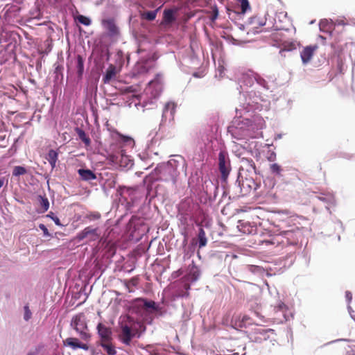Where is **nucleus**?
<instances>
[{"label": "nucleus", "mask_w": 355, "mask_h": 355, "mask_svg": "<svg viewBox=\"0 0 355 355\" xmlns=\"http://www.w3.org/2000/svg\"><path fill=\"white\" fill-rule=\"evenodd\" d=\"M175 290L171 293L168 300L164 297L159 302L148 300L147 298L138 297L132 301L130 309L145 323L151 324L154 318L164 317L171 315V307L177 309L181 306L182 319L184 322L190 320L191 314V305L187 300L189 295L190 285L186 282L177 281L173 284Z\"/></svg>", "instance_id": "1"}, {"label": "nucleus", "mask_w": 355, "mask_h": 355, "mask_svg": "<svg viewBox=\"0 0 355 355\" xmlns=\"http://www.w3.org/2000/svg\"><path fill=\"white\" fill-rule=\"evenodd\" d=\"M242 92H246L245 102L236 109V116L227 128V132L237 140L245 139L248 137H255L256 132L263 128V119L252 112L259 110L260 101H263L260 95H257L254 91L245 92L241 85ZM241 93V92H240Z\"/></svg>", "instance_id": "2"}, {"label": "nucleus", "mask_w": 355, "mask_h": 355, "mask_svg": "<svg viewBox=\"0 0 355 355\" xmlns=\"http://www.w3.org/2000/svg\"><path fill=\"white\" fill-rule=\"evenodd\" d=\"M180 159L181 162L171 159L167 162L159 164L155 168L156 177L148 175L144 178L143 182L146 187V198L149 201L159 194L157 180L171 182L173 185L176 184L180 175L179 168L183 169L185 166V161L182 157Z\"/></svg>", "instance_id": "3"}, {"label": "nucleus", "mask_w": 355, "mask_h": 355, "mask_svg": "<svg viewBox=\"0 0 355 355\" xmlns=\"http://www.w3.org/2000/svg\"><path fill=\"white\" fill-rule=\"evenodd\" d=\"M119 340L126 345H129L132 340L135 337L137 331L145 327L141 321L135 320L132 316L128 315L125 319L119 322Z\"/></svg>", "instance_id": "4"}, {"label": "nucleus", "mask_w": 355, "mask_h": 355, "mask_svg": "<svg viewBox=\"0 0 355 355\" xmlns=\"http://www.w3.org/2000/svg\"><path fill=\"white\" fill-rule=\"evenodd\" d=\"M275 234V236L270 240V243L283 248L297 246L299 243V240L302 236V230L298 227L286 230H277Z\"/></svg>", "instance_id": "5"}, {"label": "nucleus", "mask_w": 355, "mask_h": 355, "mask_svg": "<svg viewBox=\"0 0 355 355\" xmlns=\"http://www.w3.org/2000/svg\"><path fill=\"white\" fill-rule=\"evenodd\" d=\"M162 92V76L157 74L151 80L145 89L146 98L142 99L138 105L148 110L152 109L155 105L156 100L159 98ZM137 106V105H136Z\"/></svg>", "instance_id": "6"}, {"label": "nucleus", "mask_w": 355, "mask_h": 355, "mask_svg": "<svg viewBox=\"0 0 355 355\" xmlns=\"http://www.w3.org/2000/svg\"><path fill=\"white\" fill-rule=\"evenodd\" d=\"M178 212L189 216V220L195 224L198 222H205V220L209 218V215L198 203L189 201H182L178 205Z\"/></svg>", "instance_id": "7"}, {"label": "nucleus", "mask_w": 355, "mask_h": 355, "mask_svg": "<svg viewBox=\"0 0 355 355\" xmlns=\"http://www.w3.org/2000/svg\"><path fill=\"white\" fill-rule=\"evenodd\" d=\"M76 239L80 242L84 239L87 240V242H96V247L98 249L106 248L109 245V243L106 239H103L101 237V234L98 227H94L92 226H87L83 230L77 233Z\"/></svg>", "instance_id": "8"}, {"label": "nucleus", "mask_w": 355, "mask_h": 355, "mask_svg": "<svg viewBox=\"0 0 355 355\" xmlns=\"http://www.w3.org/2000/svg\"><path fill=\"white\" fill-rule=\"evenodd\" d=\"M108 163L116 169L128 171L134 165L133 159L126 155L125 150L120 149L110 153L107 157Z\"/></svg>", "instance_id": "9"}, {"label": "nucleus", "mask_w": 355, "mask_h": 355, "mask_svg": "<svg viewBox=\"0 0 355 355\" xmlns=\"http://www.w3.org/2000/svg\"><path fill=\"white\" fill-rule=\"evenodd\" d=\"M214 139L215 135L213 127L209 125H206L202 126L196 132L193 142L200 151H203L211 146Z\"/></svg>", "instance_id": "10"}, {"label": "nucleus", "mask_w": 355, "mask_h": 355, "mask_svg": "<svg viewBox=\"0 0 355 355\" xmlns=\"http://www.w3.org/2000/svg\"><path fill=\"white\" fill-rule=\"evenodd\" d=\"M71 327L76 331L83 340L87 341L91 338L87 327L86 317L83 313H79L73 316L71 320Z\"/></svg>", "instance_id": "11"}, {"label": "nucleus", "mask_w": 355, "mask_h": 355, "mask_svg": "<svg viewBox=\"0 0 355 355\" xmlns=\"http://www.w3.org/2000/svg\"><path fill=\"white\" fill-rule=\"evenodd\" d=\"M116 193L121 198H124L127 211H133L134 207L138 202L137 190L130 187L119 185L116 188Z\"/></svg>", "instance_id": "12"}, {"label": "nucleus", "mask_w": 355, "mask_h": 355, "mask_svg": "<svg viewBox=\"0 0 355 355\" xmlns=\"http://www.w3.org/2000/svg\"><path fill=\"white\" fill-rule=\"evenodd\" d=\"M157 59L158 56L155 53H148L141 57L133 68V74L135 76L147 73L153 67Z\"/></svg>", "instance_id": "13"}, {"label": "nucleus", "mask_w": 355, "mask_h": 355, "mask_svg": "<svg viewBox=\"0 0 355 355\" xmlns=\"http://www.w3.org/2000/svg\"><path fill=\"white\" fill-rule=\"evenodd\" d=\"M218 165L220 173L221 182L223 184H227L232 168L229 155L226 150H220L218 157Z\"/></svg>", "instance_id": "14"}, {"label": "nucleus", "mask_w": 355, "mask_h": 355, "mask_svg": "<svg viewBox=\"0 0 355 355\" xmlns=\"http://www.w3.org/2000/svg\"><path fill=\"white\" fill-rule=\"evenodd\" d=\"M211 225V219L209 218L205 220V222L196 223V227L198 228V232L195 236L192 237L191 241L198 246V249L205 248L208 243V239L206 236L205 227L208 228Z\"/></svg>", "instance_id": "15"}, {"label": "nucleus", "mask_w": 355, "mask_h": 355, "mask_svg": "<svg viewBox=\"0 0 355 355\" xmlns=\"http://www.w3.org/2000/svg\"><path fill=\"white\" fill-rule=\"evenodd\" d=\"M270 334H275V330L257 325L250 334V339L252 342L261 343L270 338Z\"/></svg>", "instance_id": "16"}, {"label": "nucleus", "mask_w": 355, "mask_h": 355, "mask_svg": "<svg viewBox=\"0 0 355 355\" xmlns=\"http://www.w3.org/2000/svg\"><path fill=\"white\" fill-rule=\"evenodd\" d=\"M101 176V184L103 191L106 194V196L109 195V191L112 189H115L116 187L118 181H117V175L114 173H105V177H103L101 173L98 174Z\"/></svg>", "instance_id": "17"}, {"label": "nucleus", "mask_w": 355, "mask_h": 355, "mask_svg": "<svg viewBox=\"0 0 355 355\" xmlns=\"http://www.w3.org/2000/svg\"><path fill=\"white\" fill-rule=\"evenodd\" d=\"M241 185L244 195H248L251 191H257L261 187V181L253 175H246L245 178L241 177Z\"/></svg>", "instance_id": "18"}, {"label": "nucleus", "mask_w": 355, "mask_h": 355, "mask_svg": "<svg viewBox=\"0 0 355 355\" xmlns=\"http://www.w3.org/2000/svg\"><path fill=\"white\" fill-rule=\"evenodd\" d=\"M243 173L248 175H257L258 172L254 162L251 158L243 157L241 159V166L238 175L242 177Z\"/></svg>", "instance_id": "19"}, {"label": "nucleus", "mask_w": 355, "mask_h": 355, "mask_svg": "<svg viewBox=\"0 0 355 355\" xmlns=\"http://www.w3.org/2000/svg\"><path fill=\"white\" fill-rule=\"evenodd\" d=\"M229 194L230 200H236L240 198L241 196H244V191H243L241 177L237 175V179L234 184L230 187V189L227 191L225 189L223 193V196H227Z\"/></svg>", "instance_id": "20"}, {"label": "nucleus", "mask_w": 355, "mask_h": 355, "mask_svg": "<svg viewBox=\"0 0 355 355\" xmlns=\"http://www.w3.org/2000/svg\"><path fill=\"white\" fill-rule=\"evenodd\" d=\"M101 24L107 36L114 37L119 34V28L113 18L103 19Z\"/></svg>", "instance_id": "21"}, {"label": "nucleus", "mask_w": 355, "mask_h": 355, "mask_svg": "<svg viewBox=\"0 0 355 355\" xmlns=\"http://www.w3.org/2000/svg\"><path fill=\"white\" fill-rule=\"evenodd\" d=\"M96 331L100 338L98 342L112 340V331L110 327L106 326L103 322H98L96 325Z\"/></svg>", "instance_id": "22"}, {"label": "nucleus", "mask_w": 355, "mask_h": 355, "mask_svg": "<svg viewBox=\"0 0 355 355\" xmlns=\"http://www.w3.org/2000/svg\"><path fill=\"white\" fill-rule=\"evenodd\" d=\"M63 345L64 347H69L73 351L79 349L87 351L89 348L87 344L82 343L78 338L75 337L66 338L63 340Z\"/></svg>", "instance_id": "23"}, {"label": "nucleus", "mask_w": 355, "mask_h": 355, "mask_svg": "<svg viewBox=\"0 0 355 355\" xmlns=\"http://www.w3.org/2000/svg\"><path fill=\"white\" fill-rule=\"evenodd\" d=\"M176 104L174 102H168L165 104L162 115V121L160 125L164 122L173 120L174 114L176 110Z\"/></svg>", "instance_id": "24"}, {"label": "nucleus", "mask_w": 355, "mask_h": 355, "mask_svg": "<svg viewBox=\"0 0 355 355\" xmlns=\"http://www.w3.org/2000/svg\"><path fill=\"white\" fill-rule=\"evenodd\" d=\"M247 270L250 272L257 275H263L266 274V276L270 277L275 275V272H273V270L268 266H260L257 265H247Z\"/></svg>", "instance_id": "25"}, {"label": "nucleus", "mask_w": 355, "mask_h": 355, "mask_svg": "<svg viewBox=\"0 0 355 355\" xmlns=\"http://www.w3.org/2000/svg\"><path fill=\"white\" fill-rule=\"evenodd\" d=\"M315 198L324 204L326 209L331 214L329 207L336 205V202L334 195L330 192L320 193L319 195H316Z\"/></svg>", "instance_id": "26"}, {"label": "nucleus", "mask_w": 355, "mask_h": 355, "mask_svg": "<svg viewBox=\"0 0 355 355\" xmlns=\"http://www.w3.org/2000/svg\"><path fill=\"white\" fill-rule=\"evenodd\" d=\"M201 270L200 268L196 265L193 261L188 266V271L186 275L189 282L193 283L198 281L200 277Z\"/></svg>", "instance_id": "27"}, {"label": "nucleus", "mask_w": 355, "mask_h": 355, "mask_svg": "<svg viewBox=\"0 0 355 355\" xmlns=\"http://www.w3.org/2000/svg\"><path fill=\"white\" fill-rule=\"evenodd\" d=\"M178 217L182 226V231L192 232L195 230L196 224L193 221L189 220V216L178 212Z\"/></svg>", "instance_id": "28"}, {"label": "nucleus", "mask_w": 355, "mask_h": 355, "mask_svg": "<svg viewBox=\"0 0 355 355\" xmlns=\"http://www.w3.org/2000/svg\"><path fill=\"white\" fill-rule=\"evenodd\" d=\"M176 17V9L175 8H166L163 12V17L162 23L164 25L169 26L175 22Z\"/></svg>", "instance_id": "29"}, {"label": "nucleus", "mask_w": 355, "mask_h": 355, "mask_svg": "<svg viewBox=\"0 0 355 355\" xmlns=\"http://www.w3.org/2000/svg\"><path fill=\"white\" fill-rule=\"evenodd\" d=\"M76 78L78 81H80L83 78L84 71H85V59L83 57L78 54L76 56Z\"/></svg>", "instance_id": "30"}, {"label": "nucleus", "mask_w": 355, "mask_h": 355, "mask_svg": "<svg viewBox=\"0 0 355 355\" xmlns=\"http://www.w3.org/2000/svg\"><path fill=\"white\" fill-rule=\"evenodd\" d=\"M317 49V46L309 45L303 49L300 52V57L304 64H307L313 55L314 51Z\"/></svg>", "instance_id": "31"}, {"label": "nucleus", "mask_w": 355, "mask_h": 355, "mask_svg": "<svg viewBox=\"0 0 355 355\" xmlns=\"http://www.w3.org/2000/svg\"><path fill=\"white\" fill-rule=\"evenodd\" d=\"M77 172L83 181H90L98 179L97 174L87 168H80L78 169Z\"/></svg>", "instance_id": "32"}, {"label": "nucleus", "mask_w": 355, "mask_h": 355, "mask_svg": "<svg viewBox=\"0 0 355 355\" xmlns=\"http://www.w3.org/2000/svg\"><path fill=\"white\" fill-rule=\"evenodd\" d=\"M19 37V35L15 31L6 32L4 34H0V42H8V45L17 42V38Z\"/></svg>", "instance_id": "33"}, {"label": "nucleus", "mask_w": 355, "mask_h": 355, "mask_svg": "<svg viewBox=\"0 0 355 355\" xmlns=\"http://www.w3.org/2000/svg\"><path fill=\"white\" fill-rule=\"evenodd\" d=\"M98 345L101 347L106 355H116V350L112 341L98 342Z\"/></svg>", "instance_id": "34"}, {"label": "nucleus", "mask_w": 355, "mask_h": 355, "mask_svg": "<svg viewBox=\"0 0 355 355\" xmlns=\"http://www.w3.org/2000/svg\"><path fill=\"white\" fill-rule=\"evenodd\" d=\"M130 60V56L128 54H125L123 51L119 50L117 51L115 55V63L117 67L121 68L125 62L128 64Z\"/></svg>", "instance_id": "35"}, {"label": "nucleus", "mask_w": 355, "mask_h": 355, "mask_svg": "<svg viewBox=\"0 0 355 355\" xmlns=\"http://www.w3.org/2000/svg\"><path fill=\"white\" fill-rule=\"evenodd\" d=\"M299 46V44L297 42H284L282 44L279 51V54L282 56L285 57L286 52H290L293 50H296L297 46Z\"/></svg>", "instance_id": "36"}, {"label": "nucleus", "mask_w": 355, "mask_h": 355, "mask_svg": "<svg viewBox=\"0 0 355 355\" xmlns=\"http://www.w3.org/2000/svg\"><path fill=\"white\" fill-rule=\"evenodd\" d=\"M116 74V67L113 64H110L106 69L103 76V82L104 84L109 83L112 79H114Z\"/></svg>", "instance_id": "37"}, {"label": "nucleus", "mask_w": 355, "mask_h": 355, "mask_svg": "<svg viewBox=\"0 0 355 355\" xmlns=\"http://www.w3.org/2000/svg\"><path fill=\"white\" fill-rule=\"evenodd\" d=\"M161 9V7H158L157 8L153 10H143L140 11V17L141 19L146 20L148 21H152L155 19L157 12Z\"/></svg>", "instance_id": "38"}, {"label": "nucleus", "mask_w": 355, "mask_h": 355, "mask_svg": "<svg viewBox=\"0 0 355 355\" xmlns=\"http://www.w3.org/2000/svg\"><path fill=\"white\" fill-rule=\"evenodd\" d=\"M110 53L107 47L101 48L97 55L96 62L98 64L101 62H107L110 60Z\"/></svg>", "instance_id": "39"}, {"label": "nucleus", "mask_w": 355, "mask_h": 355, "mask_svg": "<svg viewBox=\"0 0 355 355\" xmlns=\"http://www.w3.org/2000/svg\"><path fill=\"white\" fill-rule=\"evenodd\" d=\"M333 19H322L320 21L319 28L321 32L331 33L334 29Z\"/></svg>", "instance_id": "40"}, {"label": "nucleus", "mask_w": 355, "mask_h": 355, "mask_svg": "<svg viewBox=\"0 0 355 355\" xmlns=\"http://www.w3.org/2000/svg\"><path fill=\"white\" fill-rule=\"evenodd\" d=\"M75 132H76L79 139L81 140L85 146H89L91 144V139L83 129L79 127H76Z\"/></svg>", "instance_id": "41"}, {"label": "nucleus", "mask_w": 355, "mask_h": 355, "mask_svg": "<svg viewBox=\"0 0 355 355\" xmlns=\"http://www.w3.org/2000/svg\"><path fill=\"white\" fill-rule=\"evenodd\" d=\"M38 202L40 206L41 207V210H37V212L40 214H43L46 212L49 208V201L46 196L39 195L37 196Z\"/></svg>", "instance_id": "42"}, {"label": "nucleus", "mask_w": 355, "mask_h": 355, "mask_svg": "<svg viewBox=\"0 0 355 355\" xmlns=\"http://www.w3.org/2000/svg\"><path fill=\"white\" fill-rule=\"evenodd\" d=\"M227 12L229 17V19L232 20L234 24L235 21L241 19L245 14H241V11L239 10H233V9H227Z\"/></svg>", "instance_id": "43"}, {"label": "nucleus", "mask_w": 355, "mask_h": 355, "mask_svg": "<svg viewBox=\"0 0 355 355\" xmlns=\"http://www.w3.org/2000/svg\"><path fill=\"white\" fill-rule=\"evenodd\" d=\"M198 249V246L195 245L191 240L188 245V246L184 247V249L183 250L184 255V257H187L188 258L191 257L192 255H193L196 250Z\"/></svg>", "instance_id": "44"}, {"label": "nucleus", "mask_w": 355, "mask_h": 355, "mask_svg": "<svg viewBox=\"0 0 355 355\" xmlns=\"http://www.w3.org/2000/svg\"><path fill=\"white\" fill-rule=\"evenodd\" d=\"M55 69H54V79L55 81H58L60 80H62L64 77L63 71H64V67L62 64H59L55 63L54 64Z\"/></svg>", "instance_id": "45"}, {"label": "nucleus", "mask_w": 355, "mask_h": 355, "mask_svg": "<svg viewBox=\"0 0 355 355\" xmlns=\"http://www.w3.org/2000/svg\"><path fill=\"white\" fill-rule=\"evenodd\" d=\"M157 134V132L155 130H152L148 135V140H147V148L150 149L155 144H157L158 140L156 139V135Z\"/></svg>", "instance_id": "46"}, {"label": "nucleus", "mask_w": 355, "mask_h": 355, "mask_svg": "<svg viewBox=\"0 0 355 355\" xmlns=\"http://www.w3.org/2000/svg\"><path fill=\"white\" fill-rule=\"evenodd\" d=\"M254 80L256 81L257 84L259 85L260 87H261L265 90L270 89V86L268 83V82L262 78L261 76H259L257 73H255L254 76Z\"/></svg>", "instance_id": "47"}, {"label": "nucleus", "mask_w": 355, "mask_h": 355, "mask_svg": "<svg viewBox=\"0 0 355 355\" xmlns=\"http://www.w3.org/2000/svg\"><path fill=\"white\" fill-rule=\"evenodd\" d=\"M270 171L271 173L275 175V176H282V172L283 171V169L282 166L277 163H273L270 165Z\"/></svg>", "instance_id": "48"}, {"label": "nucleus", "mask_w": 355, "mask_h": 355, "mask_svg": "<svg viewBox=\"0 0 355 355\" xmlns=\"http://www.w3.org/2000/svg\"><path fill=\"white\" fill-rule=\"evenodd\" d=\"M239 3L241 14H245L248 10H250V4L248 0H236Z\"/></svg>", "instance_id": "49"}, {"label": "nucleus", "mask_w": 355, "mask_h": 355, "mask_svg": "<svg viewBox=\"0 0 355 355\" xmlns=\"http://www.w3.org/2000/svg\"><path fill=\"white\" fill-rule=\"evenodd\" d=\"M80 24L84 25V26H88L89 25H91L92 24V19H90V17H87V16H85V15H78L77 17H76V19Z\"/></svg>", "instance_id": "50"}, {"label": "nucleus", "mask_w": 355, "mask_h": 355, "mask_svg": "<svg viewBox=\"0 0 355 355\" xmlns=\"http://www.w3.org/2000/svg\"><path fill=\"white\" fill-rule=\"evenodd\" d=\"M27 173L26 168L23 166H15L12 170V175L13 176H20L26 174Z\"/></svg>", "instance_id": "51"}, {"label": "nucleus", "mask_w": 355, "mask_h": 355, "mask_svg": "<svg viewBox=\"0 0 355 355\" xmlns=\"http://www.w3.org/2000/svg\"><path fill=\"white\" fill-rule=\"evenodd\" d=\"M46 159L48 162L53 160H58V152L57 150L50 149L47 153Z\"/></svg>", "instance_id": "52"}, {"label": "nucleus", "mask_w": 355, "mask_h": 355, "mask_svg": "<svg viewBox=\"0 0 355 355\" xmlns=\"http://www.w3.org/2000/svg\"><path fill=\"white\" fill-rule=\"evenodd\" d=\"M24 316H23V318L24 320L26 321V322H28L30 320V319L32 317V312L29 308V304H26L24 306Z\"/></svg>", "instance_id": "53"}, {"label": "nucleus", "mask_w": 355, "mask_h": 355, "mask_svg": "<svg viewBox=\"0 0 355 355\" xmlns=\"http://www.w3.org/2000/svg\"><path fill=\"white\" fill-rule=\"evenodd\" d=\"M121 141L128 146H130V147H133L135 145L134 139L130 136L122 135L121 137Z\"/></svg>", "instance_id": "54"}, {"label": "nucleus", "mask_w": 355, "mask_h": 355, "mask_svg": "<svg viewBox=\"0 0 355 355\" xmlns=\"http://www.w3.org/2000/svg\"><path fill=\"white\" fill-rule=\"evenodd\" d=\"M46 217L51 218L57 226L62 227L63 225L61 223L60 218L56 216V214L52 211H50Z\"/></svg>", "instance_id": "55"}, {"label": "nucleus", "mask_w": 355, "mask_h": 355, "mask_svg": "<svg viewBox=\"0 0 355 355\" xmlns=\"http://www.w3.org/2000/svg\"><path fill=\"white\" fill-rule=\"evenodd\" d=\"M141 349L146 351L148 355H153V353L157 349V347L153 345H146L142 347Z\"/></svg>", "instance_id": "56"}, {"label": "nucleus", "mask_w": 355, "mask_h": 355, "mask_svg": "<svg viewBox=\"0 0 355 355\" xmlns=\"http://www.w3.org/2000/svg\"><path fill=\"white\" fill-rule=\"evenodd\" d=\"M191 234V232L182 231V234L184 236V239L182 241V248H183V250L184 249V247L188 246V245L189 243H188V239H189V235Z\"/></svg>", "instance_id": "57"}, {"label": "nucleus", "mask_w": 355, "mask_h": 355, "mask_svg": "<svg viewBox=\"0 0 355 355\" xmlns=\"http://www.w3.org/2000/svg\"><path fill=\"white\" fill-rule=\"evenodd\" d=\"M333 24H334V28L336 26H346L347 24H349L348 22H347L346 19H336L335 20H333Z\"/></svg>", "instance_id": "58"}, {"label": "nucleus", "mask_w": 355, "mask_h": 355, "mask_svg": "<svg viewBox=\"0 0 355 355\" xmlns=\"http://www.w3.org/2000/svg\"><path fill=\"white\" fill-rule=\"evenodd\" d=\"M98 78H99V77L92 80L90 83L89 89H91L92 92H94L95 93V94H96V92H97V83L98 81Z\"/></svg>", "instance_id": "59"}, {"label": "nucleus", "mask_w": 355, "mask_h": 355, "mask_svg": "<svg viewBox=\"0 0 355 355\" xmlns=\"http://www.w3.org/2000/svg\"><path fill=\"white\" fill-rule=\"evenodd\" d=\"M254 77L244 76L243 77V83L247 87H251L254 83Z\"/></svg>", "instance_id": "60"}, {"label": "nucleus", "mask_w": 355, "mask_h": 355, "mask_svg": "<svg viewBox=\"0 0 355 355\" xmlns=\"http://www.w3.org/2000/svg\"><path fill=\"white\" fill-rule=\"evenodd\" d=\"M266 24V18L264 17L263 18L257 17V20L255 21V24L257 25L255 27L263 26Z\"/></svg>", "instance_id": "61"}, {"label": "nucleus", "mask_w": 355, "mask_h": 355, "mask_svg": "<svg viewBox=\"0 0 355 355\" xmlns=\"http://www.w3.org/2000/svg\"><path fill=\"white\" fill-rule=\"evenodd\" d=\"M39 228L43 232V234L44 236L51 237V234L49 233L46 226L42 223L39 225Z\"/></svg>", "instance_id": "62"}, {"label": "nucleus", "mask_w": 355, "mask_h": 355, "mask_svg": "<svg viewBox=\"0 0 355 355\" xmlns=\"http://www.w3.org/2000/svg\"><path fill=\"white\" fill-rule=\"evenodd\" d=\"M52 47L51 44H48L45 50H40L39 53L42 56L47 55L51 51Z\"/></svg>", "instance_id": "63"}, {"label": "nucleus", "mask_w": 355, "mask_h": 355, "mask_svg": "<svg viewBox=\"0 0 355 355\" xmlns=\"http://www.w3.org/2000/svg\"><path fill=\"white\" fill-rule=\"evenodd\" d=\"M267 159L269 162H274L276 159V153L274 151H268L267 155Z\"/></svg>", "instance_id": "64"}]
</instances>
